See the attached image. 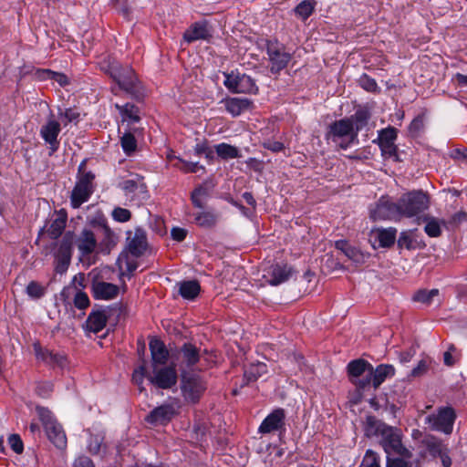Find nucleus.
Instances as JSON below:
<instances>
[{
    "label": "nucleus",
    "mask_w": 467,
    "mask_h": 467,
    "mask_svg": "<svg viewBox=\"0 0 467 467\" xmlns=\"http://www.w3.org/2000/svg\"><path fill=\"white\" fill-rule=\"evenodd\" d=\"M148 375L149 374H147L146 370V361L142 359L141 365L139 366V368L134 370L132 379L135 384L140 386L143 382L144 377H147Z\"/></svg>",
    "instance_id": "864d4df0"
},
{
    "label": "nucleus",
    "mask_w": 467,
    "mask_h": 467,
    "mask_svg": "<svg viewBox=\"0 0 467 467\" xmlns=\"http://www.w3.org/2000/svg\"><path fill=\"white\" fill-rule=\"evenodd\" d=\"M33 347H34V351H35V355H36V358L38 360L43 361L44 363H47L51 351H49L48 349L43 348L38 343H35L33 345Z\"/></svg>",
    "instance_id": "680f3d73"
},
{
    "label": "nucleus",
    "mask_w": 467,
    "mask_h": 467,
    "mask_svg": "<svg viewBox=\"0 0 467 467\" xmlns=\"http://www.w3.org/2000/svg\"><path fill=\"white\" fill-rule=\"evenodd\" d=\"M102 443H103V437L102 436H100V435H91L90 439H89V441H88V449L89 452H91L93 454L99 453L100 450H101V447H102Z\"/></svg>",
    "instance_id": "3c124183"
},
{
    "label": "nucleus",
    "mask_w": 467,
    "mask_h": 467,
    "mask_svg": "<svg viewBox=\"0 0 467 467\" xmlns=\"http://www.w3.org/2000/svg\"><path fill=\"white\" fill-rule=\"evenodd\" d=\"M140 130L139 128L129 127L120 137V144L126 155L130 156L136 151L137 140L135 135L139 134Z\"/></svg>",
    "instance_id": "a878e982"
},
{
    "label": "nucleus",
    "mask_w": 467,
    "mask_h": 467,
    "mask_svg": "<svg viewBox=\"0 0 467 467\" xmlns=\"http://www.w3.org/2000/svg\"><path fill=\"white\" fill-rule=\"evenodd\" d=\"M351 382L359 389H365L370 386L374 387V376H370V367L359 379H351Z\"/></svg>",
    "instance_id": "37998d69"
},
{
    "label": "nucleus",
    "mask_w": 467,
    "mask_h": 467,
    "mask_svg": "<svg viewBox=\"0 0 467 467\" xmlns=\"http://www.w3.org/2000/svg\"><path fill=\"white\" fill-rule=\"evenodd\" d=\"M285 413L281 408L273 410L261 423L260 433H271L282 430L285 426Z\"/></svg>",
    "instance_id": "f3484780"
},
{
    "label": "nucleus",
    "mask_w": 467,
    "mask_h": 467,
    "mask_svg": "<svg viewBox=\"0 0 467 467\" xmlns=\"http://www.w3.org/2000/svg\"><path fill=\"white\" fill-rule=\"evenodd\" d=\"M422 443L427 448L428 451L434 457H439L445 451H448L447 446L443 444L441 440L432 435L425 437Z\"/></svg>",
    "instance_id": "7c9ffc66"
},
{
    "label": "nucleus",
    "mask_w": 467,
    "mask_h": 467,
    "mask_svg": "<svg viewBox=\"0 0 467 467\" xmlns=\"http://www.w3.org/2000/svg\"><path fill=\"white\" fill-rule=\"evenodd\" d=\"M335 247L342 251V253H344L346 256H348L349 259L353 260L356 263H359L363 259L362 254L359 252V250L351 246L345 240L337 241L335 243Z\"/></svg>",
    "instance_id": "72a5a7b5"
},
{
    "label": "nucleus",
    "mask_w": 467,
    "mask_h": 467,
    "mask_svg": "<svg viewBox=\"0 0 467 467\" xmlns=\"http://www.w3.org/2000/svg\"><path fill=\"white\" fill-rule=\"evenodd\" d=\"M200 348L192 343H184L177 351L176 359L181 373L189 372L200 361Z\"/></svg>",
    "instance_id": "f8f14e48"
},
{
    "label": "nucleus",
    "mask_w": 467,
    "mask_h": 467,
    "mask_svg": "<svg viewBox=\"0 0 467 467\" xmlns=\"http://www.w3.org/2000/svg\"><path fill=\"white\" fill-rule=\"evenodd\" d=\"M206 388V382L200 375L190 372H183L182 374L181 390L187 401L192 403L198 402Z\"/></svg>",
    "instance_id": "423d86ee"
},
{
    "label": "nucleus",
    "mask_w": 467,
    "mask_h": 467,
    "mask_svg": "<svg viewBox=\"0 0 467 467\" xmlns=\"http://www.w3.org/2000/svg\"><path fill=\"white\" fill-rule=\"evenodd\" d=\"M108 74L118 83L119 87L134 97L140 94V82L134 70L129 67H122L116 60H109L107 66L103 67Z\"/></svg>",
    "instance_id": "f03ea898"
},
{
    "label": "nucleus",
    "mask_w": 467,
    "mask_h": 467,
    "mask_svg": "<svg viewBox=\"0 0 467 467\" xmlns=\"http://www.w3.org/2000/svg\"><path fill=\"white\" fill-rule=\"evenodd\" d=\"M359 84L362 88L368 92L377 93L379 91L376 80L366 74L360 77Z\"/></svg>",
    "instance_id": "09e8293b"
},
{
    "label": "nucleus",
    "mask_w": 467,
    "mask_h": 467,
    "mask_svg": "<svg viewBox=\"0 0 467 467\" xmlns=\"http://www.w3.org/2000/svg\"><path fill=\"white\" fill-rule=\"evenodd\" d=\"M107 320L108 316L105 309L93 310L88 317L86 327L88 331L98 333L105 327Z\"/></svg>",
    "instance_id": "b1692460"
},
{
    "label": "nucleus",
    "mask_w": 467,
    "mask_h": 467,
    "mask_svg": "<svg viewBox=\"0 0 467 467\" xmlns=\"http://www.w3.org/2000/svg\"><path fill=\"white\" fill-rule=\"evenodd\" d=\"M53 390V384L49 381L38 383L36 391V394L42 398H47Z\"/></svg>",
    "instance_id": "13d9d810"
},
{
    "label": "nucleus",
    "mask_w": 467,
    "mask_h": 467,
    "mask_svg": "<svg viewBox=\"0 0 467 467\" xmlns=\"http://www.w3.org/2000/svg\"><path fill=\"white\" fill-rule=\"evenodd\" d=\"M369 366H371L368 362L364 359H356L351 361L348 365V371L350 377V379H359L366 371H368Z\"/></svg>",
    "instance_id": "c9c22d12"
},
{
    "label": "nucleus",
    "mask_w": 467,
    "mask_h": 467,
    "mask_svg": "<svg viewBox=\"0 0 467 467\" xmlns=\"http://www.w3.org/2000/svg\"><path fill=\"white\" fill-rule=\"evenodd\" d=\"M424 129V119L422 116L416 117L409 127V131L411 136L417 137Z\"/></svg>",
    "instance_id": "8fccbe9b"
},
{
    "label": "nucleus",
    "mask_w": 467,
    "mask_h": 467,
    "mask_svg": "<svg viewBox=\"0 0 467 467\" xmlns=\"http://www.w3.org/2000/svg\"><path fill=\"white\" fill-rule=\"evenodd\" d=\"M430 362L431 361L428 359H421L417 367L411 370L410 375L412 377H420L424 375L428 370Z\"/></svg>",
    "instance_id": "052dcab7"
},
{
    "label": "nucleus",
    "mask_w": 467,
    "mask_h": 467,
    "mask_svg": "<svg viewBox=\"0 0 467 467\" xmlns=\"http://www.w3.org/2000/svg\"><path fill=\"white\" fill-rule=\"evenodd\" d=\"M359 467H380L378 453L368 450Z\"/></svg>",
    "instance_id": "a18cd8bd"
},
{
    "label": "nucleus",
    "mask_w": 467,
    "mask_h": 467,
    "mask_svg": "<svg viewBox=\"0 0 467 467\" xmlns=\"http://www.w3.org/2000/svg\"><path fill=\"white\" fill-rule=\"evenodd\" d=\"M127 249L133 256L139 257L147 249L146 233L141 228H137L134 233H127Z\"/></svg>",
    "instance_id": "2eb2a0df"
},
{
    "label": "nucleus",
    "mask_w": 467,
    "mask_h": 467,
    "mask_svg": "<svg viewBox=\"0 0 467 467\" xmlns=\"http://www.w3.org/2000/svg\"><path fill=\"white\" fill-rule=\"evenodd\" d=\"M379 148L381 150L383 156H385V157L396 156L397 147H396L395 143H388V144L383 143V144H379Z\"/></svg>",
    "instance_id": "e2e57ef3"
},
{
    "label": "nucleus",
    "mask_w": 467,
    "mask_h": 467,
    "mask_svg": "<svg viewBox=\"0 0 467 467\" xmlns=\"http://www.w3.org/2000/svg\"><path fill=\"white\" fill-rule=\"evenodd\" d=\"M399 208L401 217H414L429 207L428 196L421 191H414L403 194L400 200Z\"/></svg>",
    "instance_id": "20e7f679"
},
{
    "label": "nucleus",
    "mask_w": 467,
    "mask_h": 467,
    "mask_svg": "<svg viewBox=\"0 0 467 467\" xmlns=\"http://www.w3.org/2000/svg\"><path fill=\"white\" fill-rule=\"evenodd\" d=\"M455 420V410L453 408L447 406L440 408L437 413L428 415L425 418V423L429 424L433 431L451 434L452 432Z\"/></svg>",
    "instance_id": "0eeeda50"
},
{
    "label": "nucleus",
    "mask_w": 467,
    "mask_h": 467,
    "mask_svg": "<svg viewBox=\"0 0 467 467\" xmlns=\"http://www.w3.org/2000/svg\"><path fill=\"white\" fill-rule=\"evenodd\" d=\"M398 245L400 248L411 249L412 239L407 233L403 232L400 234V238L398 239Z\"/></svg>",
    "instance_id": "69168bd1"
},
{
    "label": "nucleus",
    "mask_w": 467,
    "mask_h": 467,
    "mask_svg": "<svg viewBox=\"0 0 467 467\" xmlns=\"http://www.w3.org/2000/svg\"><path fill=\"white\" fill-rule=\"evenodd\" d=\"M226 110L234 117L239 116L251 108L252 102L248 99L229 98L224 101Z\"/></svg>",
    "instance_id": "bb28decb"
},
{
    "label": "nucleus",
    "mask_w": 467,
    "mask_h": 467,
    "mask_svg": "<svg viewBox=\"0 0 467 467\" xmlns=\"http://www.w3.org/2000/svg\"><path fill=\"white\" fill-rule=\"evenodd\" d=\"M76 244L81 255L87 256L95 251L97 239L91 230L84 229L76 239Z\"/></svg>",
    "instance_id": "412c9836"
},
{
    "label": "nucleus",
    "mask_w": 467,
    "mask_h": 467,
    "mask_svg": "<svg viewBox=\"0 0 467 467\" xmlns=\"http://www.w3.org/2000/svg\"><path fill=\"white\" fill-rule=\"evenodd\" d=\"M358 134L354 129V123L350 119L336 120L329 125L327 139L338 144L342 149H347Z\"/></svg>",
    "instance_id": "39448f33"
},
{
    "label": "nucleus",
    "mask_w": 467,
    "mask_h": 467,
    "mask_svg": "<svg viewBox=\"0 0 467 467\" xmlns=\"http://www.w3.org/2000/svg\"><path fill=\"white\" fill-rule=\"evenodd\" d=\"M386 467H411L410 463L400 458H390L387 456Z\"/></svg>",
    "instance_id": "0e129e2a"
},
{
    "label": "nucleus",
    "mask_w": 467,
    "mask_h": 467,
    "mask_svg": "<svg viewBox=\"0 0 467 467\" xmlns=\"http://www.w3.org/2000/svg\"><path fill=\"white\" fill-rule=\"evenodd\" d=\"M395 368L392 365L381 364L375 369L370 366V376H374V389H378L386 379L394 376Z\"/></svg>",
    "instance_id": "c85d7f7f"
},
{
    "label": "nucleus",
    "mask_w": 467,
    "mask_h": 467,
    "mask_svg": "<svg viewBox=\"0 0 467 467\" xmlns=\"http://www.w3.org/2000/svg\"><path fill=\"white\" fill-rule=\"evenodd\" d=\"M397 230L393 227L388 229L378 228L371 231L370 237L374 238V242L379 243V247H390L396 240Z\"/></svg>",
    "instance_id": "4be33fe9"
},
{
    "label": "nucleus",
    "mask_w": 467,
    "mask_h": 467,
    "mask_svg": "<svg viewBox=\"0 0 467 467\" xmlns=\"http://www.w3.org/2000/svg\"><path fill=\"white\" fill-rule=\"evenodd\" d=\"M66 363V358L64 356L58 354V353H53L51 352L49 354L48 359L47 361V365H49L51 367H60L63 368Z\"/></svg>",
    "instance_id": "4d7b16f0"
},
{
    "label": "nucleus",
    "mask_w": 467,
    "mask_h": 467,
    "mask_svg": "<svg viewBox=\"0 0 467 467\" xmlns=\"http://www.w3.org/2000/svg\"><path fill=\"white\" fill-rule=\"evenodd\" d=\"M292 274V269L286 265H275L270 271L269 283L272 285H278L287 281Z\"/></svg>",
    "instance_id": "c756f323"
},
{
    "label": "nucleus",
    "mask_w": 467,
    "mask_h": 467,
    "mask_svg": "<svg viewBox=\"0 0 467 467\" xmlns=\"http://www.w3.org/2000/svg\"><path fill=\"white\" fill-rule=\"evenodd\" d=\"M73 467H95V465L88 457L82 455L74 461Z\"/></svg>",
    "instance_id": "338daca9"
},
{
    "label": "nucleus",
    "mask_w": 467,
    "mask_h": 467,
    "mask_svg": "<svg viewBox=\"0 0 467 467\" xmlns=\"http://www.w3.org/2000/svg\"><path fill=\"white\" fill-rule=\"evenodd\" d=\"M178 293L182 297L187 300H192L201 291L200 284L197 280H186L177 283Z\"/></svg>",
    "instance_id": "cd10ccee"
},
{
    "label": "nucleus",
    "mask_w": 467,
    "mask_h": 467,
    "mask_svg": "<svg viewBox=\"0 0 467 467\" xmlns=\"http://www.w3.org/2000/svg\"><path fill=\"white\" fill-rule=\"evenodd\" d=\"M27 295L35 299H38L45 295V288L36 281H31L26 286Z\"/></svg>",
    "instance_id": "de8ad7c7"
},
{
    "label": "nucleus",
    "mask_w": 467,
    "mask_h": 467,
    "mask_svg": "<svg viewBox=\"0 0 467 467\" xmlns=\"http://www.w3.org/2000/svg\"><path fill=\"white\" fill-rule=\"evenodd\" d=\"M178 160H179L180 164H176V167L179 168L182 171H183L185 173H189V172L195 173L199 170L204 171V167L202 165H199L198 162L187 161L182 159H178Z\"/></svg>",
    "instance_id": "49530a36"
},
{
    "label": "nucleus",
    "mask_w": 467,
    "mask_h": 467,
    "mask_svg": "<svg viewBox=\"0 0 467 467\" xmlns=\"http://www.w3.org/2000/svg\"><path fill=\"white\" fill-rule=\"evenodd\" d=\"M369 119V114L365 110H358L353 116V123L354 129L357 133L364 126L367 125L368 120Z\"/></svg>",
    "instance_id": "c03bdc74"
},
{
    "label": "nucleus",
    "mask_w": 467,
    "mask_h": 467,
    "mask_svg": "<svg viewBox=\"0 0 467 467\" xmlns=\"http://www.w3.org/2000/svg\"><path fill=\"white\" fill-rule=\"evenodd\" d=\"M95 175L91 171L83 172L78 177L75 187L72 190L70 202L73 208H78L87 202L94 192L93 181Z\"/></svg>",
    "instance_id": "1a4fd4ad"
},
{
    "label": "nucleus",
    "mask_w": 467,
    "mask_h": 467,
    "mask_svg": "<svg viewBox=\"0 0 467 467\" xmlns=\"http://www.w3.org/2000/svg\"><path fill=\"white\" fill-rule=\"evenodd\" d=\"M364 431L368 437L379 438V444L388 455L397 454L403 458H411L412 453L402 444L400 429L389 426L374 416H368L364 424Z\"/></svg>",
    "instance_id": "f257e3e1"
},
{
    "label": "nucleus",
    "mask_w": 467,
    "mask_h": 467,
    "mask_svg": "<svg viewBox=\"0 0 467 467\" xmlns=\"http://www.w3.org/2000/svg\"><path fill=\"white\" fill-rule=\"evenodd\" d=\"M60 123L50 118L47 123L41 127L40 135L43 140L49 145L52 152H55L59 146L57 136L60 132Z\"/></svg>",
    "instance_id": "dca6fc26"
},
{
    "label": "nucleus",
    "mask_w": 467,
    "mask_h": 467,
    "mask_svg": "<svg viewBox=\"0 0 467 467\" xmlns=\"http://www.w3.org/2000/svg\"><path fill=\"white\" fill-rule=\"evenodd\" d=\"M36 410L44 426L48 440L57 449H65L67 447V436L61 424L57 421L49 410L37 406Z\"/></svg>",
    "instance_id": "7ed1b4c3"
},
{
    "label": "nucleus",
    "mask_w": 467,
    "mask_h": 467,
    "mask_svg": "<svg viewBox=\"0 0 467 467\" xmlns=\"http://www.w3.org/2000/svg\"><path fill=\"white\" fill-rule=\"evenodd\" d=\"M439 295L438 289L431 290H419L413 296V300L423 304H431L432 299Z\"/></svg>",
    "instance_id": "ea45409f"
},
{
    "label": "nucleus",
    "mask_w": 467,
    "mask_h": 467,
    "mask_svg": "<svg viewBox=\"0 0 467 467\" xmlns=\"http://www.w3.org/2000/svg\"><path fill=\"white\" fill-rule=\"evenodd\" d=\"M373 220H399L400 219L399 202H392L388 197H381L376 206L370 210Z\"/></svg>",
    "instance_id": "ddd939ff"
},
{
    "label": "nucleus",
    "mask_w": 467,
    "mask_h": 467,
    "mask_svg": "<svg viewBox=\"0 0 467 467\" xmlns=\"http://www.w3.org/2000/svg\"><path fill=\"white\" fill-rule=\"evenodd\" d=\"M149 346L151 354L152 368L166 365L169 359V351L164 343L158 338H153L150 341Z\"/></svg>",
    "instance_id": "aec40b11"
},
{
    "label": "nucleus",
    "mask_w": 467,
    "mask_h": 467,
    "mask_svg": "<svg viewBox=\"0 0 467 467\" xmlns=\"http://www.w3.org/2000/svg\"><path fill=\"white\" fill-rule=\"evenodd\" d=\"M8 443L11 449L16 453H22L24 450L23 441L19 435L12 434L8 438Z\"/></svg>",
    "instance_id": "6e6d98bb"
},
{
    "label": "nucleus",
    "mask_w": 467,
    "mask_h": 467,
    "mask_svg": "<svg viewBox=\"0 0 467 467\" xmlns=\"http://www.w3.org/2000/svg\"><path fill=\"white\" fill-rule=\"evenodd\" d=\"M397 139V130L393 127L381 130L379 133V144L394 143Z\"/></svg>",
    "instance_id": "a19ab883"
},
{
    "label": "nucleus",
    "mask_w": 467,
    "mask_h": 467,
    "mask_svg": "<svg viewBox=\"0 0 467 467\" xmlns=\"http://www.w3.org/2000/svg\"><path fill=\"white\" fill-rule=\"evenodd\" d=\"M218 217V214L213 211H203L195 213L194 222L200 227L213 228L216 225Z\"/></svg>",
    "instance_id": "2f4dec72"
},
{
    "label": "nucleus",
    "mask_w": 467,
    "mask_h": 467,
    "mask_svg": "<svg viewBox=\"0 0 467 467\" xmlns=\"http://www.w3.org/2000/svg\"><path fill=\"white\" fill-rule=\"evenodd\" d=\"M115 108L121 116V122H127L128 128L140 120V109L137 106L130 103L125 105L115 104Z\"/></svg>",
    "instance_id": "393cba45"
},
{
    "label": "nucleus",
    "mask_w": 467,
    "mask_h": 467,
    "mask_svg": "<svg viewBox=\"0 0 467 467\" xmlns=\"http://www.w3.org/2000/svg\"><path fill=\"white\" fill-rule=\"evenodd\" d=\"M267 54L270 60V70L272 73H277L284 69L291 59L289 53L276 44L269 43L267 45Z\"/></svg>",
    "instance_id": "4468645a"
},
{
    "label": "nucleus",
    "mask_w": 467,
    "mask_h": 467,
    "mask_svg": "<svg viewBox=\"0 0 467 467\" xmlns=\"http://www.w3.org/2000/svg\"><path fill=\"white\" fill-rule=\"evenodd\" d=\"M152 372L153 374L148 375L147 378L159 389H171L177 383V372L173 365L152 368Z\"/></svg>",
    "instance_id": "9b49d317"
},
{
    "label": "nucleus",
    "mask_w": 467,
    "mask_h": 467,
    "mask_svg": "<svg viewBox=\"0 0 467 467\" xmlns=\"http://www.w3.org/2000/svg\"><path fill=\"white\" fill-rule=\"evenodd\" d=\"M74 241L75 235L72 232L68 231L64 234L54 254L56 273L63 275L67 272L71 262Z\"/></svg>",
    "instance_id": "6e6552de"
},
{
    "label": "nucleus",
    "mask_w": 467,
    "mask_h": 467,
    "mask_svg": "<svg viewBox=\"0 0 467 467\" xmlns=\"http://www.w3.org/2000/svg\"><path fill=\"white\" fill-rule=\"evenodd\" d=\"M266 371L267 368L265 363L251 364L245 368L244 377L246 383H249L257 380Z\"/></svg>",
    "instance_id": "e433bc0d"
},
{
    "label": "nucleus",
    "mask_w": 467,
    "mask_h": 467,
    "mask_svg": "<svg viewBox=\"0 0 467 467\" xmlns=\"http://www.w3.org/2000/svg\"><path fill=\"white\" fill-rule=\"evenodd\" d=\"M67 223V213L60 212L47 228V233L52 239H57L63 233Z\"/></svg>",
    "instance_id": "473e14b6"
},
{
    "label": "nucleus",
    "mask_w": 467,
    "mask_h": 467,
    "mask_svg": "<svg viewBox=\"0 0 467 467\" xmlns=\"http://www.w3.org/2000/svg\"><path fill=\"white\" fill-rule=\"evenodd\" d=\"M215 151L217 155L223 160L235 159L240 157L239 150L236 147L227 143H220L216 145Z\"/></svg>",
    "instance_id": "4c0bfd02"
},
{
    "label": "nucleus",
    "mask_w": 467,
    "mask_h": 467,
    "mask_svg": "<svg viewBox=\"0 0 467 467\" xmlns=\"http://www.w3.org/2000/svg\"><path fill=\"white\" fill-rule=\"evenodd\" d=\"M417 221L419 223L420 221L426 223L424 231L430 237H439L441 234V223L436 218L424 215L417 217Z\"/></svg>",
    "instance_id": "f704fd0d"
},
{
    "label": "nucleus",
    "mask_w": 467,
    "mask_h": 467,
    "mask_svg": "<svg viewBox=\"0 0 467 467\" xmlns=\"http://www.w3.org/2000/svg\"><path fill=\"white\" fill-rule=\"evenodd\" d=\"M224 86L233 93H254L257 87L254 79L245 74L232 71L224 73Z\"/></svg>",
    "instance_id": "9d476101"
},
{
    "label": "nucleus",
    "mask_w": 467,
    "mask_h": 467,
    "mask_svg": "<svg viewBox=\"0 0 467 467\" xmlns=\"http://www.w3.org/2000/svg\"><path fill=\"white\" fill-rule=\"evenodd\" d=\"M208 196H209L208 189L205 188L204 186L200 185L192 191V192L191 194V200H192V204L196 208L202 209L204 207L205 201L208 198Z\"/></svg>",
    "instance_id": "58836bf2"
},
{
    "label": "nucleus",
    "mask_w": 467,
    "mask_h": 467,
    "mask_svg": "<svg viewBox=\"0 0 467 467\" xmlns=\"http://www.w3.org/2000/svg\"><path fill=\"white\" fill-rule=\"evenodd\" d=\"M176 411L171 404H163L150 412L145 420L153 425L166 424L175 415Z\"/></svg>",
    "instance_id": "a211bd4d"
},
{
    "label": "nucleus",
    "mask_w": 467,
    "mask_h": 467,
    "mask_svg": "<svg viewBox=\"0 0 467 467\" xmlns=\"http://www.w3.org/2000/svg\"><path fill=\"white\" fill-rule=\"evenodd\" d=\"M91 291L96 299L110 300L117 297L119 288L111 283L94 281L91 285Z\"/></svg>",
    "instance_id": "6ab92c4d"
},
{
    "label": "nucleus",
    "mask_w": 467,
    "mask_h": 467,
    "mask_svg": "<svg viewBox=\"0 0 467 467\" xmlns=\"http://www.w3.org/2000/svg\"><path fill=\"white\" fill-rule=\"evenodd\" d=\"M171 234L173 240L182 242L185 239L187 235V231L183 228L173 227L171 229Z\"/></svg>",
    "instance_id": "774afa93"
},
{
    "label": "nucleus",
    "mask_w": 467,
    "mask_h": 467,
    "mask_svg": "<svg viewBox=\"0 0 467 467\" xmlns=\"http://www.w3.org/2000/svg\"><path fill=\"white\" fill-rule=\"evenodd\" d=\"M313 11L314 5L308 0L302 1L295 8L296 14L304 20L308 18Z\"/></svg>",
    "instance_id": "79ce46f5"
},
{
    "label": "nucleus",
    "mask_w": 467,
    "mask_h": 467,
    "mask_svg": "<svg viewBox=\"0 0 467 467\" xmlns=\"http://www.w3.org/2000/svg\"><path fill=\"white\" fill-rule=\"evenodd\" d=\"M112 217L115 221L125 223L131 217V213L125 208L117 207L112 211Z\"/></svg>",
    "instance_id": "5fc2aeb1"
},
{
    "label": "nucleus",
    "mask_w": 467,
    "mask_h": 467,
    "mask_svg": "<svg viewBox=\"0 0 467 467\" xmlns=\"http://www.w3.org/2000/svg\"><path fill=\"white\" fill-rule=\"evenodd\" d=\"M79 113L72 109H67L65 112L60 113L62 123L67 126L69 122L75 121L78 119Z\"/></svg>",
    "instance_id": "bf43d9fd"
},
{
    "label": "nucleus",
    "mask_w": 467,
    "mask_h": 467,
    "mask_svg": "<svg viewBox=\"0 0 467 467\" xmlns=\"http://www.w3.org/2000/svg\"><path fill=\"white\" fill-rule=\"evenodd\" d=\"M211 36L212 33L206 23H195L183 34V38L188 43L200 39L206 40Z\"/></svg>",
    "instance_id": "5701e85b"
},
{
    "label": "nucleus",
    "mask_w": 467,
    "mask_h": 467,
    "mask_svg": "<svg viewBox=\"0 0 467 467\" xmlns=\"http://www.w3.org/2000/svg\"><path fill=\"white\" fill-rule=\"evenodd\" d=\"M89 298L85 292L78 291L74 296V305L78 309H86L89 306Z\"/></svg>",
    "instance_id": "603ef678"
}]
</instances>
